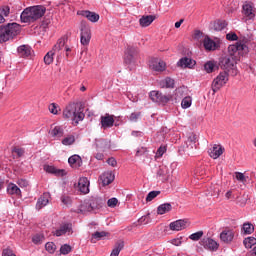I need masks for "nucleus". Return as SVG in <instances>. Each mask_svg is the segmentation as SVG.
Segmentation results:
<instances>
[{"mask_svg":"<svg viewBox=\"0 0 256 256\" xmlns=\"http://www.w3.org/2000/svg\"><path fill=\"white\" fill-rule=\"evenodd\" d=\"M153 21H155L154 15L142 16L139 19L140 26H142V27H149V25H151V23H153Z\"/></svg>","mask_w":256,"mask_h":256,"instance_id":"obj_27","label":"nucleus"},{"mask_svg":"<svg viewBox=\"0 0 256 256\" xmlns=\"http://www.w3.org/2000/svg\"><path fill=\"white\" fill-rule=\"evenodd\" d=\"M141 117V112H134L130 115V121H137Z\"/></svg>","mask_w":256,"mask_h":256,"instance_id":"obj_62","label":"nucleus"},{"mask_svg":"<svg viewBox=\"0 0 256 256\" xmlns=\"http://www.w3.org/2000/svg\"><path fill=\"white\" fill-rule=\"evenodd\" d=\"M160 85L162 88L173 89V87H175V80L167 77L161 81Z\"/></svg>","mask_w":256,"mask_h":256,"instance_id":"obj_35","label":"nucleus"},{"mask_svg":"<svg viewBox=\"0 0 256 256\" xmlns=\"http://www.w3.org/2000/svg\"><path fill=\"white\" fill-rule=\"evenodd\" d=\"M107 163L111 167H117V160H115V158H113V157L108 158Z\"/></svg>","mask_w":256,"mask_h":256,"instance_id":"obj_64","label":"nucleus"},{"mask_svg":"<svg viewBox=\"0 0 256 256\" xmlns=\"http://www.w3.org/2000/svg\"><path fill=\"white\" fill-rule=\"evenodd\" d=\"M205 37H207V35L203 34L201 30L194 31V34H193L194 41H198V43H203V39H205Z\"/></svg>","mask_w":256,"mask_h":256,"instance_id":"obj_42","label":"nucleus"},{"mask_svg":"<svg viewBox=\"0 0 256 256\" xmlns=\"http://www.w3.org/2000/svg\"><path fill=\"white\" fill-rule=\"evenodd\" d=\"M149 97L153 103H158V105H167L171 101V95H164L159 91H151Z\"/></svg>","mask_w":256,"mask_h":256,"instance_id":"obj_8","label":"nucleus"},{"mask_svg":"<svg viewBox=\"0 0 256 256\" xmlns=\"http://www.w3.org/2000/svg\"><path fill=\"white\" fill-rule=\"evenodd\" d=\"M161 195V191H151L148 193L147 197H146V201H152L153 199H155V197Z\"/></svg>","mask_w":256,"mask_h":256,"instance_id":"obj_52","label":"nucleus"},{"mask_svg":"<svg viewBox=\"0 0 256 256\" xmlns=\"http://www.w3.org/2000/svg\"><path fill=\"white\" fill-rule=\"evenodd\" d=\"M227 81H229V73L226 71L220 72L212 82L213 94L217 93V91H219L221 87H224V85H227Z\"/></svg>","mask_w":256,"mask_h":256,"instance_id":"obj_5","label":"nucleus"},{"mask_svg":"<svg viewBox=\"0 0 256 256\" xmlns=\"http://www.w3.org/2000/svg\"><path fill=\"white\" fill-rule=\"evenodd\" d=\"M46 11L47 9L41 5L25 8L20 15V21L21 23H35L45 15Z\"/></svg>","mask_w":256,"mask_h":256,"instance_id":"obj_2","label":"nucleus"},{"mask_svg":"<svg viewBox=\"0 0 256 256\" xmlns=\"http://www.w3.org/2000/svg\"><path fill=\"white\" fill-rule=\"evenodd\" d=\"M243 243H244V247H246V249H251V247H253V245H256V238L253 236L247 237L244 239Z\"/></svg>","mask_w":256,"mask_h":256,"instance_id":"obj_39","label":"nucleus"},{"mask_svg":"<svg viewBox=\"0 0 256 256\" xmlns=\"http://www.w3.org/2000/svg\"><path fill=\"white\" fill-rule=\"evenodd\" d=\"M72 234H73L72 223L61 224L60 227L53 232V235H55V237H62V235H72Z\"/></svg>","mask_w":256,"mask_h":256,"instance_id":"obj_10","label":"nucleus"},{"mask_svg":"<svg viewBox=\"0 0 256 256\" xmlns=\"http://www.w3.org/2000/svg\"><path fill=\"white\" fill-rule=\"evenodd\" d=\"M7 193L9 195H21V189H19L16 184L11 183L7 187Z\"/></svg>","mask_w":256,"mask_h":256,"instance_id":"obj_37","label":"nucleus"},{"mask_svg":"<svg viewBox=\"0 0 256 256\" xmlns=\"http://www.w3.org/2000/svg\"><path fill=\"white\" fill-rule=\"evenodd\" d=\"M216 67L217 63H215V61H208L204 64V70L206 71V73H213Z\"/></svg>","mask_w":256,"mask_h":256,"instance_id":"obj_38","label":"nucleus"},{"mask_svg":"<svg viewBox=\"0 0 256 256\" xmlns=\"http://www.w3.org/2000/svg\"><path fill=\"white\" fill-rule=\"evenodd\" d=\"M96 147L98 151H105L111 147V144H109L108 140L105 139H98L96 140Z\"/></svg>","mask_w":256,"mask_h":256,"instance_id":"obj_29","label":"nucleus"},{"mask_svg":"<svg viewBox=\"0 0 256 256\" xmlns=\"http://www.w3.org/2000/svg\"><path fill=\"white\" fill-rule=\"evenodd\" d=\"M118 203H119V200H117V198H111L108 200L107 205L108 207H117Z\"/></svg>","mask_w":256,"mask_h":256,"instance_id":"obj_58","label":"nucleus"},{"mask_svg":"<svg viewBox=\"0 0 256 256\" xmlns=\"http://www.w3.org/2000/svg\"><path fill=\"white\" fill-rule=\"evenodd\" d=\"M12 153H16L17 157H23L25 155V150L23 148H13Z\"/></svg>","mask_w":256,"mask_h":256,"instance_id":"obj_56","label":"nucleus"},{"mask_svg":"<svg viewBox=\"0 0 256 256\" xmlns=\"http://www.w3.org/2000/svg\"><path fill=\"white\" fill-rule=\"evenodd\" d=\"M105 237H109V233L105 231L95 232L92 234V241L96 239V241H101V239H105Z\"/></svg>","mask_w":256,"mask_h":256,"instance_id":"obj_45","label":"nucleus"},{"mask_svg":"<svg viewBox=\"0 0 256 256\" xmlns=\"http://www.w3.org/2000/svg\"><path fill=\"white\" fill-rule=\"evenodd\" d=\"M201 237H203V231H198L196 233L191 234L189 236V239H191V241H199Z\"/></svg>","mask_w":256,"mask_h":256,"instance_id":"obj_54","label":"nucleus"},{"mask_svg":"<svg viewBox=\"0 0 256 256\" xmlns=\"http://www.w3.org/2000/svg\"><path fill=\"white\" fill-rule=\"evenodd\" d=\"M149 66L152 71H156L157 73H162V71H165V69H167V63L157 58L152 59Z\"/></svg>","mask_w":256,"mask_h":256,"instance_id":"obj_12","label":"nucleus"},{"mask_svg":"<svg viewBox=\"0 0 256 256\" xmlns=\"http://www.w3.org/2000/svg\"><path fill=\"white\" fill-rule=\"evenodd\" d=\"M21 33V26L17 23H10L0 26V43H6Z\"/></svg>","mask_w":256,"mask_h":256,"instance_id":"obj_3","label":"nucleus"},{"mask_svg":"<svg viewBox=\"0 0 256 256\" xmlns=\"http://www.w3.org/2000/svg\"><path fill=\"white\" fill-rule=\"evenodd\" d=\"M60 201L64 207H71V205H73V199L67 195H62Z\"/></svg>","mask_w":256,"mask_h":256,"instance_id":"obj_43","label":"nucleus"},{"mask_svg":"<svg viewBox=\"0 0 256 256\" xmlns=\"http://www.w3.org/2000/svg\"><path fill=\"white\" fill-rule=\"evenodd\" d=\"M18 54L20 57H29L31 55V48L27 45H22L18 47Z\"/></svg>","mask_w":256,"mask_h":256,"instance_id":"obj_36","label":"nucleus"},{"mask_svg":"<svg viewBox=\"0 0 256 256\" xmlns=\"http://www.w3.org/2000/svg\"><path fill=\"white\" fill-rule=\"evenodd\" d=\"M62 117L66 121H72V125H79V122L85 119V113H83V110L81 109L79 104L75 102H70L63 109Z\"/></svg>","mask_w":256,"mask_h":256,"instance_id":"obj_1","label":"nucleus"},{"mask_svg":"<svg viewBox=\"0 0 256 256\" xmlns=\"http://www.w3.org/2000/svg\"><path fill=\"white\" fill-rule=\"evenodd\" d=\"M244 235H252L255 232V226L250 222H245L242 226Z\"/></svg>","mask_w":256,"mask_h":256,"instance_id":"obj_34","label":"nucleus"},{"mask_svg":"<svg viewBox=\"0 0 256 256\" xmlns=\"http://www.w3.org/2000/svg\"><path fill=\"white\" fill-rule=\"evenodd\" d=\"M17 183L22 189L29 186V182L25 179H20Z\"/></svg>","mask_w":256,"mask_h":256,"instance_id":"obj_60","label":"nucleus"},{"mask_svg":"<svg viewBox=\"0 0 256 256\" xmlns=\"http://www.w3.org/2000/svg\"><path fill=\"white\" fill-rule=\"evenodd\" d=\"M194 65H195V63L193 62V60L190 59V58H187V57L181 58L178 61V66L179 67H183V68L188 67L189 69H191Z\"/></svg>","mask_w":256,"mask_h":256,"instance_id":"obj_30","label":"nucleus"},{"mask_svg":"<svg viewBox=\"0 0 256 256\" xmlns=\"http://www.w3.org/2000/svg\"><path fill=\"white\" fill-rule=\"evenodd\" d=\"M80 31V43L84 47H87L91 43V29L87 26V23L82 21Z\"/></svg>","mask_w":256,"mask_h":256,"instance_id":"obj_6","label":"nucleus"},{"mask_svg":"<svg viewBox=\"0 0 256 256\" xmlns=\"http://www.w3.org/2000/svg\"><path fill=\"white\" fill-rule=\"evenodd\" d=\"M166 151H167V148L165 146H160L157 150L156 155H158V157H163Z\"/></svg>","mask_w":256,"mask_h":256,"instance_id":"obj_59","label":"nucleus"},{"mask_svg":"<svg viewBox=\"0 0 256 256\" xmlns=\"http://www.w3.org/2000/svg\"><path fill=\"white\" fill-rule=\"evenodd\" d=\"M51 197V194L44 193L37 201L36 203V209L40 210L43 209V207H47L49 205V199Z\"/></svg>","mask_w":256,"mask_h":256,"instance_id":"obj_23","label":"nucleus"},{"mask_svg":"<svg viewBox=\"0 0 256 256\" xmlns=\"http://www.w3.org/2000/svg\"><path fill=\"white\" fill-rule=\"evenodd\" d=\"M77 15H81V17H86V19H88V21H91V23H97V21H99V14L91 12L89 10L78 11Z\"/></svg>","mask_w":256,"mask_h":256,"instance_id":"obj_17","label":"nucleus"},{"mask_svg":"<svg viewBox=\"0 0 256 256\" xmlns=\"http://www.w3.org/2000/svg\"><path fill=\"white\" fill-rule=\"evenodd\" d=\"M124 247H125V242L123 240L116 242L110 256H119V253L123 251Z\"/></svg>","mask_w":256,"mask_h":256,"instance_id":"obj_28","label":"nucleus"},{"mask_svg":"<svg viewBox=\"0 0 256 256\" xmlns=\"http://www.w3.org/2000/svg\"><path fill=\"white\" fill-rule=\"evenodd\" d=\"M100 179L102 181L103 186L111 185L113 181H115V174L113 172H104L101 176Z\"/></svg>","mask_w":256,"mask_h":256,"instance_id":"obj_24","label":"nucleus"},{"mask_svg":"<svg viewBox=\"0 0 256 256\" xmlns=\"http://www.w3.org/2000/svg\"><path fill=\"white\" fill-rule=\"evenodd\" d=\"M89 179L87 177H81L78 181V190L83 195H87L89 193Z\"/></svg>","mask_w":256,"mask_h":256,"instance_id":"obj_19","label":"nucleus"},{"mask_svg":"<svg viewBox=\"0 0 256 256\" xmlns=\"http://www.w3.org/2000/svg\"><path fill=\"white\" fill-rule=\"evenodd\" d=\"M45 249H46V251H48V253L53 254V253H55L57 246L53 242H47L45 245Z\"/></svg>","mask_w":256,"mask_h":256,"instance_id":"obj_49","label":"nucleus"},{"mask_svg":"<svg viewBox=\"0 0 256 256\" xmlns=\"http://www.w3.org/2000/svg\"><path fill=\"white\" fill-rule=\"evenodd\" d=\"M201 245L208 251H217L219 249V243L211 238H204L201 240Z\"/></svg>","mask_w":256,"mask_h":256,"instance_id":"obj_15","label":"nucleus"},{"mask_svg":"<svg viewBox=\"0 0 256 256\" xmlns=\"http://www.w3.org/2000/svg\"><path fill=\"white\" fill-rule=\"evenodd\" d=\"M71 251H72V248H71V246L68 245V244H64V245H62V246L60 247V253H61L62 255H69V253H71Z\"/></svg>","mask_w":256,"mask_h":256,"instance_id":"obj_50","label":"nucleus"},{"mask_svg":"<svg viewBox=\"0 0 256 256\" xmlns=\"http://www.w3.org/2000/svg\"><path fill=\"white\" fill-rule=\"evenodd\" d=\"M50 113H52V115H58L59 113V105L52 103L49 105L48 107Z\"/></svg>","mask_w":256,"mask_h":256,"instance_id":"obj_53","label":"nucleus"},{"mask_svg":"<svg viewBox=\"0 0 256 256\" xmlns=\"http://www.w3.org/2000/svg\"><path fill=\"white\" fill-rule=\"evenodd\" d=\"M65 47V39L60 38L54 46V51H61Z\"/></svg>","mask_w":256,"mask_h":256,"instance_id":"obj_51","label":"nucleus"},{"mask_svg":"<svg viewBox=\"0 0 256 256\" xmlns=\"http://www.w3.org/2000/svg\"><path fill=\"white\" fill-rule=\"evenodd\" d=\"M197 143V135L190 134L189 137L186 140V151H191L195 149Z\"/></svg>","mask_w":256,"mask_h":256,"instance_id":"obj_26","label":"nucleus"},{"mask_svg":"<svg viewBox=\"0 0 256 256\" xmlns=\"http://www.w3.org/2000/svg\"><path fill=\"white\" fill-rule=\"evenodd\" d=\"M73 143H75V135L70 134L62 139V145L69 146Z\"/></svg>","mask_w":256,"mask_h":256,"instance_id":"obj_46","label":"nucleus"},{"mask_svg":"<svg viewBox=\"0 0 256 256\" xmlns=\"http://www.w3.org/2000/svg\"><path fill=\"white\" fill-rule=\"evenodd\" d=\"M45 241V236L41 234H36L34 237H32V243L35 245H41Z\"/></svg>","mask_w":256,"mask_h":256,"instance_id":"obj_47","label":"nucleus"},{"mask_svg":"<svg viewBox=\"0 0 256 256\" xmlns=\"http://www.w3.org/2000/svg\"><path fill=\"white\" fill-rule=\"evenodd\" d=\"M225 27H227V21H225V20H217L214 23L215 31H223V29H225Z\"/></svg>","mask_w":256,"mask_h":256,"instance_id":"obj_44","label":"nucleus"},{"mask_svg":"<svg viewBox=\"0 0 256 256\" xmlns=\"http://www.w3.org/2000/svg\"><path fill=\"white\" fill-rule=\"evenodd\" d=\"M137 53H139L137 47L127 46L124 58V62L126 63V65H135V63L137 62Z\"/></svg>","mask_w":256,"mask_h":256,"instance_id":"obj_7","label":"nucleus"},{"mask_svg":"<svg viewBox=\"0 0 256 256\" xmlns=\"http://www.w3.org/2000/svg\"><path fill=\"white\" fill-rule=\"evenodd\" d=\"M192 103H193V99L191 98V96H186L182 99L181 107L182 109H189Z\"/></svg>","mask_w":256,"mask_h":256,"instance_id":"obj_41","label":"nucleus"},{"mask_svg":"<svg viewBox=\"0 0 256 256\" xmlns=\"http://www.w3.org/2000/svg\"><path fill=\"white\" fill-rule=\"evenodd\" d=\"M185 97V87H179L174 92L175 101H179V99H183Z\"/></svg>","mask_w":256,"mask_h":256,"instance_id":"obj_40","label":"nucleus"},{"mask_svg":"<svg viewBox=\"0 0 256 256\" xmlns=\"http://www.w3.org/2000/svg\"><path fill=\"white\" fill-rule=\"evenodd\" d=\"M169 177H171L169 168H167V166H161L157 171V178L159 181H169Z\"/></svg>","mask_w":256,"mask_h":256,"instance_id":"obj_20","label":"nucleus"},{"mask_svg":"<svg viewBox=\"0 0 256 256\" xmlns=\"http://www.w3.org/2000/svg\"><path fill=\"white\" fill-rule=\"evenodd\" d=\"M2 256H17V255L13 253V250L7 248L3 250Z\"/></svg>","mask_w":256,"mask_h":256,"instance_id":"obj_61","label":"nucleus"},{"mask_svg":"<svg viewBox=\"0 0 256 256\" xmlns=\"http://www.w3.org/2000/svg\"><path fill=\"white\" fill-rule=\"evenodd\" d=\"M181 243H182L181 238H174L171 240V244L175 245V247L181 246Z\"/></svg>","mask_w":256,"mask_h":256,"instance_id":"obj_63","label":"nucleus"},{"mask_svg":"<svg viewBox=\"0 0 256 256\" xmlns=\"http://www.w3.org/2000/svg\"><path fill=\"white\" fill-rule=\"evenodd\" d=\"M243 13L245 17L248 19H255V7L251 4H244L243 5Z\"/></svg>","mask_w":256,"mask_h":256,"instance_id":"obj_25","label":"nucleus"},{"mask_svg":"<svg viewBox=\"0 0 256 256\" xmlns=\"http://www.w3.org/2000/svg\"><path fill=\"white\" fill-rule=\"evenodd\" d=\"M225 149L222 145L214 144L212 148L208 150V153L212 159H219V156L223 155Z\"/></svg>","mask_w":256,"mask_h":256,"instance_id":"obj_18","label":"nucleus"},{"mask_svg":"<svg viewBox=\"0 0 256 256\" xmlns=\"http://www.w3.org/2000/svg\"><path fill=\"white\" fill-rule=\"evenodd\" d=\"M235 65H237V58L234 56H225L220 61V67L225 71H231Z\"/></svg>","mask_w":256,"mask_h":256,"instance_id":"obj_9","label":"nucleus"},{"mask_svg":"<svg viewBox=\"0 0 256 256\" xmlns=\"http://www.w3.org/2000/svg\"><path fill=\"white\" fill-rule=\"evenodd\" d=\"M45 171L47 173H52V175H57L58 177H63V175H65V170L57 169L55 166H46Z\"/></svg>","mask_w":256,"mask_h":256,"instance_id":"obj_33","label":"nucleus"},{"mask_svg":"<svg viewBox=\"0 0 256 256\" xmlns=\"http://www.w3.org/2000/svg\"><path fill=\"white\" fill-rule=\"evenodd\" d=\"M233 239H235L234 229L226 228L220 233V240L222 243L229 245V243H233Z\"/></svg>","mask_w":256,"mask_h":256,"instance_id":"obj_13","label":"nucleus"},{"mask_svg":"<svg viewBox=\"0 0 256 256\" xmlns=\"http://www.w3.org/2000/svg\"><path fill=\"white\" fill-rule=\"evenodd\" d=\"M68 163L72 169H79L81 165H83V160L81 159V156L74 154L68 159Z\"/></svg>","mask_w":256,"mask_h":256,"instance_id":"obj_21","label":"nucleus"},{"mask_svg":"<svg viewBox=\"0 0 256 256\" xmlns=\"http://www.w3.org/2000/svg\"><path fill=\"white\" fill-rule=\"evenodd\" d=\"M202 44L206 51H216V49H219V43L215 42L209 36L204 37Z\"/></svg>","mask_w":256,"mask_h":256,"instance_id":"obj_14","label":"nucleus"},{"mask_svg":"<svg viewBox=\"0 0 256 256\" xmlns=\"http://www.w3.org/2000/svg\"><path fill=\"white\" fill-rule=\"evenodd\" d=\"M101 207H103V199L99 197H90L80 205L79 211L80 213H91V211L101 209Z\"/></svg>","mask_w":256,"mask_h":256,"instance_id":"obj_4","label":"nucleus"},{"mask_svg":"<svg viewBox=\"0 0 256 256\" xmlns=\"http://www.w3.org/2000/svg\"><path fill=\"white\" fill-rule=\"evenodd\" d=\"M102 129H111L115 125V118L113 115L105 114L101 116Z\"/></svg>","mask_w":256,"mask_h":256,"instance_id":"obj_16","label":"nucleus"},{"mask_svg":"<svg viewBox=\"0 0 256 256\" xmlns=\"http://www.w3.org/2000/svg\"><path fill=\"white\" fill-rule=\"evenodd\" d=\"M183 229H187V221L186 220H176L170 223L171 231H183Z\"/></svg>","mask_w":256,"mask_h":256,"instance_id":"obj_22","label":"nucleus"},{"mask_svg":"<svg viewBox=\"0 0 256 256\" xmlns=\"http://www.w3.org/2000/svg\"><path fill=\"white\" fill-rule=\"evenodd\" d=\"M235 178L237 181H240V183H245L247 181V178H245V174L241 172H235Z\"/></svg>","mask_w":256,"mask_h":256,"instance_id":"obj_55","label":"nucleus"},{"mask_svg":"<svg viewBox=\"0 0 256 256\" xmlns=\"http://www.w3.org/2000/svg\"><path fill=\"white\" fill-rule=\"evenodd\" d=\"M51 137H54V139H61L64 135V130L63 127L61 126H55L51 131H50Z\"/></svg>","mask_w":256,"mask_h":256,"instance_id":"obj_31","label":"nucleus"},{"mask_svg":"<svg viewBox=\"0 0 256 256\" xmlns=\"http://www.w3.org/2000/svg\"><path fill=\"white\" fill-rule=\"evenodd\" d=\"M247 48V45L241 43V42H237L236 44L230 45L228 47V53H229V57H235V59H237V55H240L241 51H245V49Z\"/></svg>","mask_w":256,"mask_h":256,"instance_id":"obj_11","label":"nucleus"},{"mask_svg":"<svg viewBox=\"0 0 256 256\" xmlns=\"http://www.w3.org/2000/svg\"><path fill=\"white\" fill-rule=\"evenodd\" d=\"M53 55H55V52L50 51L44 56L45 65H51L53 63Z\"/></svg>","mask_w":256,"mask_h":256,"instance_id":"obj_48","label":"nucleus"},{"mask_svg":"<svg viewBox=\"0 0 256 256\" xmlns=\"http://www.w3.org/2000/svg\"><path fill=\"white\" fill-rule=\"evenodd\" d=\"M173 209L171 203H164L158 206L157 213L158 215H165V213H169Z\"/></svg>","mask_w":256,"mask_h":256,"instance_id":"obj_32","label":"nucleus"},{"mask_svg":"<svg viewBox=\"0 0 256 256\" xmlns=\"http://www.w3.org/2000/svg\"><path fill=\"white\" fill-rule=\"evenodd\" d=\"M226 39L228 41H237L239 37L234 32H230L226 35Z\"/></svg>","mask_w":256,"mask_h":256,"instance_id":"obj_57","label":"nucleus"}]
</instances>
